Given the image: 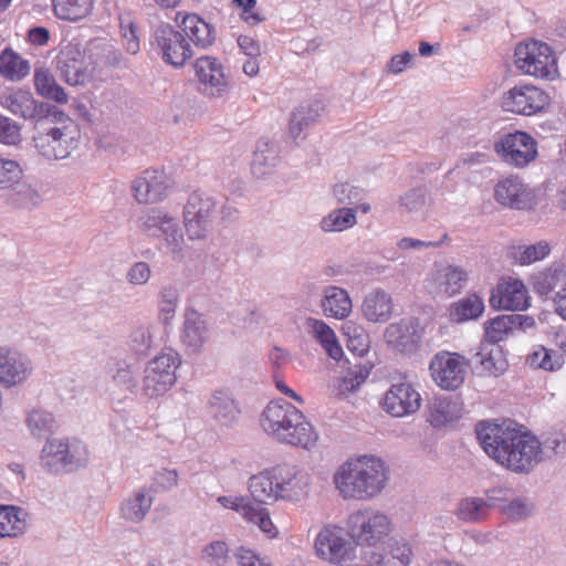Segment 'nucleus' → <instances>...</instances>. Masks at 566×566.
<instances>
[{
	"label": "nucleus",
	"mask_w": 566,
	"mask_h": 566,
	"mask_svg": "<svg viewBox=\"0 0 566 566\" xmlns=\"http://www.w3.org/2000/svg\"><path fill=\"white\" fill-rule=\"evenodd\" d=\"M475 433L484 452L514 473L528 474L543 460L541 441L515 429L511 421L480 422Z\"/></svg>",
	"instance_id": "1"
},
{
	"label": "nucleus",
	"mask_w": 566,
	"mask_h": 566,
	"mask_svg": "<svg viewBox=\"0 0 566 566\" xmlns=\"http://www.w3.org/2000/svg\"><path fill=\"white\" fill-rule=\"evenodd\" d=\"M389 479L385 462L373 455L348 459L333 474V483L344 500L369 501L378 496Z\"/></svg>",
	"instance_id": "2"
},
{
	"label": "nucleus",
	"mask_w": 566,
	"mask_h": 566,
	"mask_svg": "<svg viewBox=\"0 0 566 566\" xmlns=\"http://www.w3.org/2000/svg\"><path fill=\"white\" fill-rule=\"evenodd\" d=\"M260 422L268 436L282 443L310 450L317 441V433L303 412L285 401L269 402Z\"/></svg>",
	"instance_id": "3"
},
{
	"label": "nucleus",
	"mask_w": 566,
	"mask_h": 566,
	"mask_svg": "<svg viewBox=\"0 0 566 566\" xmlns=\"http://www.w3.org/2000/svg\"><path fill=\"white\" fill-rule=\"evenodd\" d=\"M41 465L50 472H71L85 467L88 462V450L78 439L49 440L41 452Z\"/></svg>",
	"instance_id": "4"
},
{
	"label": "nucleus",
	"mask_w": 566,
	"mask_h": 566,
	"mask_svg": "<svg viewBox=\"0 0 566 566\" xmlns=\"http://www.w3.org/2000/svg\"><path fill=\"white\" fill-rule=\"evenodd\" d=\"M80 130L77 125L69 117L60 125L50 126L33 137L38 153L48 160L67 158L77 147Z\"/></svg>",
	"instance_id": "5"
},
{
	"label": "nucleus",
	"mask_w": 566,
	"mask_h": 566,
	"mask_svg": "<svg viewBox=\"0 0 566 566\" xmlns=\"http://www.w3.org/2000/svg\"><path fill=\"white\" fill-rule=\"evenodd\" d=\"M180 363L179 354L172 348H165L150 359L144 369L143 394L157 398L169 391L176 382V370Z\"/></svg>",
	"instance_id": "6"
},
{
	"label": "nucleus",
	"mask_w": 566,
	"mask_h": 566,
	"mask_svg": "<svg viewBox=\"0 0 566 566\" xmlns=\"http://www.w3.org/2000/svg\"><path fill=\"white\" fill-rule=\"evenodd\" d=\"M218 212L217 200L202 191L192 192L184 208V226L189 240H205L212 231Z\"/></svg>",
	"instance_id": "7"
},
{
	"label": "nucleus",
	"mask_w": 566,
	"mask_h": 566,
	"mask_svg": "<svg viewBox=\"0 0 566 566\" xmlns=\"http://www.w3.org/2000/svg\"><path fill=\"white\" fill-rule=\"evenodd\" d=\"M514 56L516 67L527 75L543 80H554L558 75L554 51L544 42L520 43Z\"/></svg>",
	"instance_id": "8"
},
{
	"label": "nucleus",
	"mask_w": 566,
	"mask_h": 566,
	"mask_svg": "<svg viewBox=\"0 0 566 566\" xmlns=\"http://www.w3.org/2000/svg\"><path fill=\"white\" fill-rule=\"evenodd\" d=\"M150 43L156 54L174 69H181L193 56L192 46L182 31L169 23L157 25Z\"/></svg>",
	"instance_id": "9"
},
{
	"label": "nucleus",
	"mask_w": 566,
	"mask_h": 566,
	"mask_svg": "<svg viewBox=\"0 0 566 566\" xmlns=\"http://www.w3.org/2000/svg\"><path fill=\"white\" fill-rule=\"evenodd\" d=\"M348 531L358 545L375 546L389 535L391 522L385 513L367 507L349 515Z\"/></svg>",
	"instance_id": "10"
},
{
	"label": "nucleus",
	"mask_w": 566,
	"mask_h": 566,
	"mask_svg": "<svg viewBox=\"0 0 566 566\" xmlns=\"http://www.w3.org/2000/svg\"><path fill=\"white\" fill-rule=\"evenodd\" d=\"M468 359L459 353L440 350L433 355L429 370L434 384L443 390H455L465 380Z\"/></svg>",
	"instance_id": "11"
},
{
	"label": "nucleus",
	"mask_w": 566,
	"mask_h": 566,
	"mask_svg": "<svg viewBox=\"0 0 566 566\" xmlns=\"http://www.w3.org/2000/svg\"><path fill=\"white\" fill-rule=\"evenodd\" d=\"M143 232L153 238L164 239L166 247L172 254L182 250L184 235L178 220L160 209H150L140 218Z\"/></svg>",
	"instance_id": "12"
},
{
	"label": "nucleus",
	"mask_w": 566,
	"mask_h": 566,
	"mask_svg": "<svg viewBox=\"0 0 566 566\" xmlns=\"http://www.w3.org/2000/svg\"><path fill=\"white\" fill-rule=\"evenodd\" d=\"M494 149L503 161L515 167H524L537 156L535 139L520 130L502 135Z\"/></svg>",
	"instance_id": "13"
},
{
	"label": "nucleus",
	"mask_w": 566,
	"mask_h": 566,
	"mask_svg": "<svg viewBox=\"0 0 566 566\" xmlns=\"http://www.w3.org/2000/svg\"><path fill=\"white\" fill-rule=\"evenodd\" d=\"M199 91L210 97H222L230 88L229 76L222 63L214 56L202 55L193 63Z\"/></svg>",
	"instance_id": "14"
},
{
	"label": "nucleus",
	"mask_w": 566,
	"mask_h": 566,
	"mask_svg": "<svg viewBox=\"0 0 566 566\" xmlns=\"http://www.w3.org/2000/svg\"><path fill=\"white\" fill-rule=\"evenodd\" d=\"M548 103V94L534 85H516L502 97L504 111L526 116L542 112Z\"/></svg>",
	"instance_id": "15"
},
{
	"label": "nucleus",
	"mask_w": 566,
	"mask_h": 566,
	"mask_svg": "<svg viewBox=\"0 0 566 566\" xmlns=\"http://www.w3.org/2000/svg\"><path fill=\"white\" fill-rule=\"evenodd\" d=\"M469 274L465 269L448 263H436L426 280L427 290L436 296L452 297L465 286Z\"/></svg>",
	"instance_id": "16"
},
{
	"label": "nucleus",
	"mask_w": 566,
	"mask_h": 566,
	"mask_svg": "<svg viewBox=\"0 0 566 566\" xmlns=\"http://www.w3.org/2000/svg\"><path fill=\"white\" fill-rule=\"evenodd\" d=\"M315 549L319 557L342 566L348 565L356 556L355 547L343 536L340 528L327 526L316 536Z\"/></svg>",
	"instance_id": "17"
},
{
	"label": "nucleus",
	"mask_w": 566,
	"mask_h": 566,
	"mask_svg": "<svg viewBox=\"0 0 566 566\" xmlns=\"http://www.w3.org/2000/svg\"><path fill=\"white\" fill-rule=\"evenodd\" d=\"M274 485L279 490L280 500L297 502L310 492L311 476L295 465L281 464L273 468Z\"/></svg>",
	"instance_id": "18"
},
{
	"label": "nucleus",
	"mask_w": 566,
	"mask_h": 566,
	"mask_svg": "<svg viewBox=\"0 0 566 566\" xmlns=\"http://www.w3.org/2000/svg\"><path fill=\"white\" fill-rule=\"evenodd\" d=\"M33 373V364L27 354L0 346V384L12 388L24 384Z\"/></svg>",
	"instance_id": "19"
},
{
	"label": "nucleus",
	"mask_w": 566,
	"mask_h": 566,
	"mask_svg": "<svg viewBox=\"0 0 566 566\" xmlns=\"http://www.w3.org/2000/svg\"><path fill=\"white\" fill-rule=\"evenodd\" d=\"M421 329L415 318H402L399 322L389 324L384 333V338L389 348L403 354L417 353L421 343Z\"/></svg>",
	"instance_id": "20"
},
{
	"label": "nucleus",
	"mask_w": 566,
	"mask_h": 566,
	"mask_svg": "<svg viewBox=\"0 0 566 566\" xmlns=\"http://www.w3.org/2000/svg\"><path fill=\"white\" fill-rule=\"evenodd\" d=\"M56 67L69 85H83L91 77L90 65L76 43H67L61 49L56 57Z\"/></svg>",
	"instance_id": "21"
},
{
	"label": "nucleus",
	"mask_w": 566,
	"mask_h": 566,
	"mask_svg": "<svg viewBox=\"0 0 566 566\" xmlns=\"http://www.w3.org/2000/svg\"><path fill=\"white\" fill-rule=\"evenodd\" d=\"M382 408L392 417H406L413 415L420 409L421 396L411 384L398 382L390 386L386 391Z\"/></svg>",
	"instance_id": "22"
},
{
	"label": "nucleus",
	"mask_w": 566,
	"mask_h": 566,
	"mask_svg": "<svg viewBox=\"0 0 566 566\" xmlns=\"http://www.w3.org/2000/svg\"><path fill=\"white\" fill-rule=\"evenodd\" d=\"M490 305L496 310H526L530 305V296L525 284L517 279L501 280L492 291Z\"/></svg>",
	"instance_id": "23"
},
{
	"label": "nucleus",
	"mask_w": 566,
	"mask_h": 566,
	"mask_svg": "<svg viewBox=\"0 0 566 566\" xmlns=\"http://www.w3.org/2000/svg\"><path fill=\"white\" fill-rule=\"evenodd\" d=\"M535 293L554 298L566 291V260H556L531 279Z\"/></svg>",
	"instance_id": "24"
},
{
	"label": "nucleus",
	"mask_w": 566,
	"mask_h": 566,
	"mask_svg": "<svg viewBox=\"0 0 566 566\" xmlns=\"http://www.w3.org/2000/svg\"><path fill=\"white\" fill-rule=\"evenodd\" d=\"M494 198L500 205L516 210L530 208L533 200L531 190L516 176L500 180L494 187Z\"/></svg>",
	"instance_id": "25"
},
{
	"label": "nucleus",
	"mask_w": 566,
	"mask_h": 566,
	"mask_svg": "<svg viewBox=\"0 0 566 566\" xmlns=\"http://www.w3.org/2000/svg\"><path fill=\"white\" fill-rule=\"evenodd\" d=\"M168 188V178L164 171L145 170L132 184L135 199L139 203H154L164 198Z\"/></svg>",
	"instance_id": "26"
},
{
	"label": "nucleus",
	"mask_w": 566,
	"mask_h": 566,
	"mask_svg": "<svg viewBox=\"0 0 566 566\" xmlns=\"http://www.w3.org/2000/svg\"><path fill=\"white\" fill-rule=\"evenodd\" d=\"M209 338L207 321L193 307H187L180 331L181 342L191 350L198 352Z\"/></svg>",
	"instance_id": "27"
},
{
	"label": "nucleus",
	"mask_w": 566,
	"mask_h": 566,
	"mask_svg": "<svg viewBox=\"0 0 566 566\" xmlns=\"http://www.w3.org/2000/svg\"><path fill=\"white\" fill-rule=\"evenodd\" d=\"M462 407L455 397L434 396L427 403L428 421L434 428L444 427L461 417Z\"/></svg>",
	"instance_id": "28"
},
{
	"label": "nucleus",
	"mask_w": 566,
	"mask_h": 566,
	"mask_svg": "<svg viewBox=\"0 0 566 566\" xmlns=\"http://www.w3.org/2000/svg\"><path fill=\"white\" fill-rule=\"evenodd\" d=\"M181 31L189 42L199 49H208L216 41V29L198 14H186L180 24Z\"/></svg>",
	"instance_id": "29"
},
{
	"label": "nucleus",
	"mask_w": 566,
	"mask_h": 566,
	"mask_svg": "<svg viewBox=\"0 0 566 566\" xmlns=\"http://www.w3.org/2000/svg\"><path fill=\"white\" fill-rule=\"evenodd\" d=\"M473 364L478 375L499 376L505 371L507 363L500 347L482 343L473 355Z\"/></svg>",
	"instance_id": "30"
},
{
	"label": "nucleus",
	"mask_w": 566,
	"mask_h": 566,
	"mask_svg": "<svg viewBox=\"0 0 566 566\" xmlns=\"http://www.w3.org/2000/svg\"><path fill=\"white\" fill-rule=\"evenodd\" d=\"M321 307L326 317L344 319L352 313L353 303L345 289L328 285L323 290Z\"/></svg>",
	"instance_id": "31"
},
{
	"label": "nucleus",
	"mask_w": 566,
	"mask_h": 566,
	"mask_svg": "<svg viewBox=\"0 0 566 566\" xmlns=\"http://www.w3.org/2000/svg\"><path fill=\"white\" fill-rule=\"evenodd\" d=\"M208 411L210 416L223 426L234 423L240 415V409L228 390H214L208 400Z\"/></svg>",
	"instance_id": "32"
},
{
	"label": "nucleus",
	"mask_w": 566,
	"mask_h": 566,
	"mask_svg": "<svg viewBox=\"0 0 566 566\" xmlns=\"http://www.w3.org/2000/svg\"><path fill=\"white\" fill-rule=\"evenodd\" d=\"M0 104L13 115L24 119L39 116L38 103L29 91L14 90L1 95Z\"/></svg>",
	"instance_id": "33"
},
{
	"label": "nucleus",
	"mask_w": 566,
	"mask_h": 566,
	"mask_svg": "<svg viewBox=\"0 0 566 566\" xmlns=\"http://www.w3.org/2000/svg\"><path fill=\"white\" fill-rule=\"evenodd\" d=\"M392 307L390 294L384 290H375L365 296L361 311L369 322L384 323L391 317Z\"/></svg>",
	"instance_id": "34"
},
{
	"label": "nucleus",
	"mask_w": 566,
	"mask_h": 566,
	"mask_svg": "<svg viewBox=\"0 0 566 566\" xmlns=\"http://www.w3.org/2000/svg\"><path fill=\"white\" fill-rule=\"evenodd\" d=\"M154 502L150 490L140 488L127 496L120 504V515L133 523L142 522L149 512Z\"/></svg>",
	"instance_id": "35"
},
{
	"label": "nucleus",
	"mask_w": 566,
	"mask_h": 566,
	"mask_svg": "<svg viewBox=\"0 0 566 566\" xmlns=\"http://www.w3.org/2000/svg\"><path fill=\"white\" fill-rule=\"evenodd\" d=\"M274 483L273 468L252 475L248 489L253 501L258 504H273L280 501L279 490Z\"/></svg>",
	"instance_id": "36"
},
{
	"label": "nucleus",
	"mask_w": 566,
	"mask_h": 566,
	"mask_svg": "<svg viewBox=\"0 0 566 566\" xmlns=\"http://www.w3.org/2000/svg\"><path fill=\"white\" fill-rule=\"evenodd\" d=\"M308 332L322 345L326 354L338 360L343 356V348L338 343L335 332L324 321L308 318L306 322Z\"/></svg>",
	"instance_id": "37"
},
{
	"label": "nucleus",
	"mask_w": 566,
	"mask_h": 566,
	"mask_svg": "<svg viewBox=\"0 0 566 566\" xmlns=\"http://www.w3.org/2000/svg\"><path fill=\"white\" fill-rule=\"evenodd\" d=\"M27 512L14 505H0V537H15L27 527Z\"/></svg>",
	"instance_id": "38"
},
{
	"label": "nucleus",
	"mask_w": 566,
	"mask_h": 566,
	"mask_svg": "<svg viewBox=\"0 0 566 566\" xmlns=\"http://www.w3.org/2000/svg\"><path fill=\"white\" fill-rule=\"evenodd\" d=\"M370 374V367L364 364L352 365L335 385V392L342 398H348L355 394L359 387L366 381Z\"/></svg>",
	"instance_id": "39"
},
{
	"label": "nucleus",
	"mask_w": 566,
	"mask_h": 566,
	"mask_svg": "<svg viewBox=\"0 0 566 566\" xmlns=\"http://www.w3.org/2000/svg\"><path fill=\"white\" fill-rule=\"evenodd\" d=\"M34 85L39 95L59 104L67 103V94L60 86L53 74L44 67H39L34 72Z\"/></svg>",
	"instance_id": "40"
},
{
	"label": "nucleus",
	"mask_w": 566,
	"mask_h": 566,
	"mask_svg": "<svg viewBox=\"0 0 566 566\" xmlns=\"http://www.w3.org/2000/svg\"><path fill=\"white\" fill-rule=\"evenodd\" d=\"M551 253L547 241H538L535 244L513 245L509 250L510 259L518 265H531L546 259Z\"/></svg>",
	"instance_id": "41"
},
{
	"label": "nucleus",
	"mask_w": 566,
	"mask_h": 566,
	"mask_svg": "<svg viewBox=\"0 0 566 566\" xmlns=\"http://www.w3.org/2000/svg\"><path fill=\"white\" fill-rule=\"evenodd\" d=\"M324 109V104L319 101L296 108L290 122V132L293 138H297L305 128L315 123Z\"/></svg>",
	"instance_id": "42"
},
{
	"label": "nucleus",
	"mask_w": 566,
	"mask_h": 566,
	"mask_svg": "<svg viewBox=\"0 0 566 566\" xmlns=\"http://www.w3.org/2000/svg\"><path fill=\"white\" fill-rule=\"evenodd\" d=\"M93 4L94 0H52L55 17L71 22L86 18Z\"/></svg>",
	"instance_id": "43"
},
{
	"label": "nucleus",
	"mask_w": 566,
	"mask_h": 566,
	"mask_svg": "<svg viewBox=\"0 0 566 566\" xmlns=\"http://www.w3.org/2000/svg\"><path fill=\"white\" fill-rule=\"evenodd\" d=\"M106 373L116 386L129 391L136 389L137 375L133 365L127 360L111 358L106 364Z\"/></svg>",
	"instance_id": "44"
},
{
	"label": "nucleus",
	"mask_w": 566,
	"mask_h": 566,
	"mask_svg": "<svg viewBox=\"0 0 566 566\" xmlns=\"http://www.w3.org/2000/svg\"><path fill=\"white\" fill-rule=\"evenodd\" d=\"M483 311V300L476 294H469L451 305L450 318L457 323L476 319Z\"/></svg>",
	"instance_id": "45"
},
{
	"label": "nucleus",
	"mask_w": 566,
	"mask_h": 566,
	"mask_svg": "<svg viewBox=\"0 0 566 566\" xmlns=\"http://www.w3.org/2000/svg\"><path fill=\"white\" fill-rule=\"evenodd\" d=\"M277 161L276 149L266 142H260L253 154L251 164L252 174L256 178H263L274 169Z\"/></svg>",
	"instance_id": "46"
},
{
	"label": "nucleus",
	"mask_w": 566,
	"mask_h": 566,
	"mask_svg": "<svg viewBox=\"0 0 566 566\" xmlns=\"http://www.w3.org/2000/svg\"><path fill=\"white\" fill-rule=\"evenodd\" d=\"M30 72V64L11 50L0 54V74L11 81H20Z\"/></svg>",
	"instance_id": "47"
},
{
	"label": "nucleus",
	"mask_w": 566,
	"mask_h": 566,
	"mask_svg": "<svg viewBox=\"0 0 566 566\" xmlns=\"http://www.w3.org/2000/svg\"><path fill=\"white\" fill-rule=\"evenodd\" d=\"M357 222L356 212L352 208H339L323 217L319 228L323 232H342Z\"/></svg>",
	"instance_id": "48"
},
{
	"label": "nucleus",
	"mask_w": 566,
	"mask_h": 566,
	"mask_svg": "<svg viewBox=\"0 0 566 566\" xmlns=\"http://www.w3.org/2000/svg\"><path fill=\"white\" fill-rule=\"evenodd\" d=\"M373 554V563L378 566H408L410 563L411 548L407 543L395 542L386 553Z\"/></svg>",
	"instance_id": "49"
},
{
	"label": "nucleus",
	"mask_w": 566,
	"mask_h": 566,
	"mask_svg": "<svg viewBox=\"0 0 566 566\" xmlns=\"http://www.w3.org/2000/svg\"><path fill=\"white\" fill-rule=\"evenodd\" d=\"M27 426L34 438L42 439L53 433L55 420L51 412L34 408L27 416Z\"/></svg>",
	"instance_id": "50"
},
{
	"label": "nucleus",
	"mask_w": 566,
	"mask_h": 566,
	"mask_svg": "<svg viewBox=\"0 0 566 566\" xmlns=\"http://www.w3.org/2000/svg\"><path fill=\"white\" fill-rule=\"evenodd\" d=\"M526 363L533 368L555 371L562 367V356L543 345H535L528 353Z\"/></svg>",
	"instance_id": "51"
},
{
	"label": "nucleus",
	"mask_w": 566,
	"mask_h": 566,
	"mask_svg": "<svg viewBox=\"0 0 566 566\" xmlns=\"http://www.w3.org/2000/svg\"><path fill=\"white\" fill-rule=\"evenodd\" d=\"M180 302V291L176 285L167 284L159 292V317L169 325L176 315Z\"/></svg>",
	"instance_id": "52"
},
{
	"label": "nucleus",
	"mask_w": 566,
	"mask_h": 566,
	"mask_svg": "<svg viewBox=\"0 0 566 566\" xmlns=\"http://www.w3.org/2000/svg\"><path fill=\"white\" fill-rule=\"evenodd\" d=\"M490 504L482 497L463 499L458 506L457 516L464 522H480L485 518Z\"/></svg>",
	"instance_id": "53"
},
{
	"label": "nucleus",
	"mask_w": 566,
	"mask_h": 566,
	"mask_svg": "<svg viewBox=\"0 0 566 566\" xmlns=\"http://www.w3.org/2000/svg\"><path fill=\"white\" fill-rule=\"evenodd\" d=\"M156 327L153 325H142L136 327L129 336V348L138 356H146L156 345Z\"/></svg>",
	"instance_id": "54"
},
{
	"label": "nucleus",
	"mask_w": 566,
	"mask_h": 566,
	"mask_svg": "<svg viewBox=\"0 0 566 566\" xmlns=\"http://www.w3.org/2000/svg\"><path fill=\"white\" fill-rule=\"evenodd\" d=\"M514 332L512 314L499 315L485 325L484 343L496 345Z\"/></svg>",
	"instance_id": "55"
},
{
	"label": "nucleus",
	"mask_w": 566,
	"mask_h": 566,
	"mask_svg": "<svg viewBox=\"0 0 566 566\" xmlns=\"http://www.w3.org/2000/svg\"><path fill=\"white\" fill-rule=\"evenodd\" d=\"M534 507L531 499L515 494L509 503L501 505V512L507 520L522 521L533 514Z\"/></svg>",
	"instance_id": "56"
},
{
	"label": "nucleus",
	"mask_w": 566,
	"mask_h": 566,
	"mask_svg": "<svg viewBox=\"0 0 566 566\" xmlns=\"http://www.w3.org/2000/svg\"><path fill=\"white\" fill-rule=\"evenodd\" d=\"M244 520L249 523L258 525L260 530L269 537H275L277 533L276 527L271 521L268 510L256 505L255 503L251 505V511L249 514H247Z\"/></svg>",
	"instance_id": "57"
},
{
	"label": "nucleus",
	"mask_w": 566,
	"mask_h": 566,
	"mask_svg": "<svg viewBox=\"0 0 566 566\" xmlns=\"http://www.w3.org/2000/svg\"><path fill=\"white\" fill-rule=\"evenodd\" d=\"M202 557L212 566H227L229 559L228 545L222 541H214L202 551Z\"/></svg>",
	"instance_id": "58"
},
{
	"label": "nucleus",
	"mask_w": 566,
	"mask_h": 566,
	"mask_svg": "<svg viewBox=\"0 0 566 566\" xmlns=\"http://www.w3.org/2000/svg\"><path fill=\"white\" fill-rule=\"evenodd\" d=\"M426 203V191L422 188L407 190L399 198V207L406 212L419 211Z\"/></svg>",
	"instance_id": "59"
},
{
	"label": "nucleus",
	"mask_w": 566,
	"mask_h": 566,
	"mask_svg": "<svg viewBox=\"0 0 566 566\" xmlns=\"http://www.w3.org/2000/svg\"><path fill=\"white\" fill-rule=\"evenodd\" d=\"M21 175L22 169L17 161L0 157V187H10Z\"/></svg>",
	"instance_id": "60"
},
{
	"label": "nucleus",
	"mask_w": 566,
	"mask_h": 566,
	"mask_svg": "<svg viewBox=\"0 0 566 566\" xmlns=\"http://www.w3.org/2000/svg\"><path fill=\"white\" fill-rule=\"evenodd\" d=\"M151 277V269L147 262L138 261L130 265L126 280L133 285H145Z\"/></svg>",
	"instance_id": "61"
},
{
	"label": "nucleus",
	"mask_w": 566,
	"mask_h": 566,
	"mask_svg": "<svg viewBox=\"0 0 566 566\" xmlns=\"http://www.w3.org/2000/svg\"><path fill=\"white\" fill-rule=\"evenodd\" d=\"M224 509H230L238 512L243 518L251 511L253 502L247 496H227L222 495L217 499Z\"/></svg>",
	"instance_id": "62"
},
{
	"label": "nucleus",
	"mask_w": 566,
	"mask_h": 566,
	"mask_svg": "<svg viewBox=\"0 0 566 566\" xmlns=\"http://www.w3.org/2000/svg\"><path fill=\"white\" fill-rule=\"evenodd\" d=\"M20 140V127L10 118L0 115V143L14 145Z\"/></svg>",
	"instance_id": "63"
},
{
	"label": "nucleus",
	"mask_w": 566,
	"mask_h": 566,
	"mask_svg": "<svg viewBox=\"0 0 566 566\" xmlns=\"http://www.w3.org/2000/svg\"><path fill=\"white\" fill-rule=\"evenodd\" d=\"M515 495V492L513 489L507 486H494L486 491V499L488 503L491 506H499L501 509L502 504H506L510 502V500Z\"/></svg>",
	"instance_id": "64"
}]
</instances>
